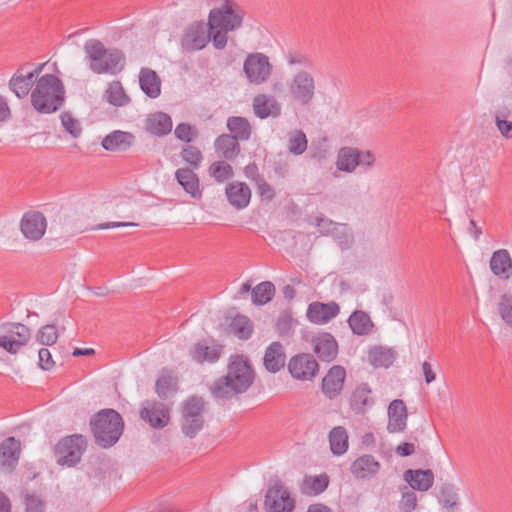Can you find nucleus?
<instances>
[{
    "instance_id": "f257e3e1",
    "label": "nucleus",
    "mask_w": 512,
    "mask_h": 512,
    "mask_svg": "<svg viewBox=\"0 0 512 512\" xmlns=\"http://www.w3.org/2000/svg\"><path fill=\"white\" fill-rule=\"evenodd\" d=\"M254 378L255 372L247 357L234 354L229 357L227 374L218 378L210 387V391L217 399H231L248 391Z\"/></svg>"
},
{
    "instance_id": "f03ea898",
    "label": "nucleus",
    "mask_w": 512,
    "mask_h": 512,
    "mask_svg": "<svg viewBox=\"0 0 512 512\" xmlns=\"http://www.w3.org/2000/svg\"><path fill=\"white\" fill-rule=\"evenodd\" d=\"M66 98L62 80L54 74H44L31 92L32 107L40 114H52L61 109Z\"/></svg>"
},
{
    "instance_id": "7ed1b4c3",
    "label": "nucleus",
    "mask_w": 512,
    "mask_h": 512,
    "mask_svg": "<svg viewBox=\"0 0 512 512\" xmlns=\"http://www.w3.org/2000/svg\"><path fill=\"white\" fill-rule=\"evenodd\" d=\"M90 429L95 443L103 449H108L114 446L123 434L124 421L118 411L105 408L91 417Z\"/></svg>"
},
{
    "instance_id": "20e7f679",
    "label": "nucleus",
    "mask_w": 512,
    "mask_h": 512,
    "mask_svg": "<svg viewBox=\"0 0 512 512\" xmlns=\"http://www.w3.org/2000/svg\"><path fill=\"white\" fill-rule=\"evenodd\" d=\"M84 51L90 61V69L96 74L116 75L124 69V53L116 48L106 49L98 39L87 40Z\"/></svg>"
},
{
    "instance_id": "39448f33",
    "label": "nucleus",
    "mask_w": 512,
    "mask_h": 512,
    "mask_svg": "<svg viewBox=\"0 0 512 512\" xmlns=\"http://www.w3.org/2000/svg\"><path fill=\"white\" fill-rule=\"evenodd\" d=\"M205 401L200 396H191L181 405L180 426L182 433L193 439L203 429Z\"/></svg>"
},
{
    "instance_id": "423d86ee",
    "label": "nucleus",
    "mask_w": 512,
    "mask_h": 512,
    "mask_svg": "<svg viewBox=\"0 0 512 512\" xmlns=\"http://www.w3.org/2000/svg\"><path fill=\"white\" fill-rule=\"evenodd\" d=\"M87 448V440L81 434H73L62 438L54 447V453L59 465L75 466L80 462Z\"/></svg>"
},
{
    "instance_id": "0eeeda50",
    "label": "nucleus",
    "mask_w": 512,
    "mask_h": 512,
    "mask_svg": "<svg viewBox=\"0 0 512 512\" xmlns=\"http://www.w3.org/2000/svg\"><path fill=\"white\" fill-rule=\"evenodd\" d=\"M244 13L239 6L231 0H225L222 7L210 11L208 26L210 30L222 29L233 31L242 25Z\"/></svg>"
},
{
    "instance_id": "6e6552de",
    "label": "nucleus",
    "mask_w": 512,
    "mask_h": 512,
    "mask_svg": "<svg viewBox=\"0 0 512 512\" xmlns=\"http://www.w3.org/2000/svg\"><path fill=\"white\" fill-rule=\"evenodd\" d=\"M3 328L8 334L0 336V347L10 354H17L31 338V329L22 323H6Z\"/></svg>"
},
{
    "instance_id": "1a4fd4ad",
    "label": "nucleus",
    "mask_w": 512,
    "mask_h": 512,
    "mask_svg": "<svg viewBox=\"0 0 512 512\" xmlns=\"http://www.w3.org/2000/svg\"><path fill=\"white\" fill-rule=\"evenodd\" d=\"M292 378L300 381H312L319 372V364L310 353H298L292 356L287 364Z\"/></svg>"
},
{
    "instance_id": "9d476101",
    "label": "nucleus",
    "mask_w": 512,
    "mask_h": 512,
    "mask_svg": "<svg viewBox=\"0 0 512 512\" xmlns=\"http://www.w3.org/2000/svg\"><path fill=\"white\" fill-rule=\"evenodd\" d=\"M264 505L267 512H291L295 508V500L278 481L268 488Z\"/></svg>"
},
{
    "instance_id": "9b49d317",
    "label": "nucleus",
    "mask_w": 512,
    "mask_h": 512,
    "mask_svg": "<svg viewBox=\"0 0 512 512\" xmlns=\"http://www.w3.org/2000/svg\"><path fill=\"white\" fill-rule=\"evenodd\" d=\"M25 65L20 66L9 80L10 90L19 98H25L29 92H32V87L36 85L39 74L41 73L44 64H39L33 71L24 72Z\"/></svg>"
},
{
    "instance_id": "f8f14e48",
    "label": "nucleus",
    "mask_w": 512,
    "mask_h": 512,
    "mask_svg": "<svg viewBox=\"0 0 512 512\" xmlns=\"http://www.w3.org/2000/svg\"><path fill=\"white\" fill-rule=\"evenodd\" d=\"M290 93L297 103L303 106L309 105L315 94L313 76L306 71L298 72L290 84Z\"/></svg>"
},
{
    "instance_id": "ddd939ff",
    "label": "nucleus",
    "mask_w": 512,
    "mask_h": 512,
    "mask_svg": "<svg viewBox=\"0 0 512 512\" xmlns=\"http://www.w3.org/2000/svg\"><path fill=\"white\" fill-rule=\"evenodd\" d=\"M209 41L208 23L194 22L185 30L181 47L186 52H193L205 48Z\"/></svg>"
},
{
    "instance_id": "4468645a",
    "label": "nucleus",
    "mask_w": 512,
    "mask_h": 512,
    "mask_svg": "<svg viewBox=\"0 0 512 512\" xmlns=\"http://www.w3.org/2000/svg\"><path fill=\"white\" fill-rule=\"evenodd\" d=\"M244 72L250 82L260 84L266 81L271 73V65L266 55L250 54L244 62Z\"/></svg>"
},
{
    "instance_id": "2eb2a0df",
    "label": "nucleus",
    "mask_w": 512,
    "mask_h": 512,
    "mask_svg": "<svg viewBox=\"0 0 512 512\" xmlns=\"http://www.w3.org/2000/svg\"><path fill=\"white\" fill-rule=\"evenodd\" d=\"M46 228L47 220L40 211L26 212L21 218L20 230L31 241L40 240L45 234Z\"/></svg>"
},
{
    "instance_id": "dca6fc26",
    "label": "nucleus",
    "mask_w": 512,
    "mask_h": 512,
    "mask_svg": "<svg viewBox=\"0 0 512 512\" xmlns=\"http://www.w3.org/2000/svg\"><path fill=\"white\" fill-rule=\"evenodd\" d=\"M140 410V417L156 429L164 428L170 421L169 408L158 401H147Z\"/></svg>"
},
{
    "instance_id": "f3484780",
    "label": "nucleus",
    "mask_w": 512,
    "mask_h": 512,
    "mask_svg": "<svg viewBox=\"0 0 512 512\" xmlns=\"http://www.w3.org/2000/svg\"><path fill=\"white\" fill-rule=\"evenodd\" d=\"M340 313V306L335 301L328 303L312 302L308 305L306 316L314 324H326Z\"/></svg>"
},
{
    "instance_id": "a211bd4d",
    "label": "nucleus",
    "mask_w": 512,
    "mask_h": 512,
    "mask_svg": "<svg viewBox=\"0 0 512 512\" xmlns=\"http://www.w3.org/2000/svg\"><path fill=\"white\" fill-rule=\"evenodd\" d=\"M314 353L323 362L333 361L338 354V343L328 332L319 333L311 340Z\"/></svg>"
},
{
    "instance_id": "6ab92c4d",
    "label": "nucleus",
    "mask_w": 512,
    "mask_h": 512,
    "mask_svg": "<svg viewBox=\"0 0 512 512\" xmlns=\"http://www.w3.org/2000/svg\"><path fill=\"white\" fill-rule=\"evenodd\" d=\"M346 379V370L341 365L332 366L322 379V392L329 399L341 394Z\"/></svg>"
},
{
    "instance_id": "aec40b11",
    "label": "nucleus",
    "mask_w": 512,
    "mask_h": 512,
    "mask_svg": "<svg viewBox=\"0 0 512 512\" xmlns=\"http://www.w3.org/2000/svg\"><path fill=\"white\" fill-rule=\"evenodd\" d=\"M407 407L403 400L395 399L388 406V424L389 433L403 432L407 426Z\"/></svg>"
},
{
    "instance_id": "412c9836",
    "label": "nucleus",
    "mask_w": 512,
    "mask_h": 512,
    "mask_svg": "<svg viewBox=\"0 0 512 512\" xmlns=\"http://www.w3.org/2000/svg\"><path fill=\"white\" fill-rule=\"evenodd\" d=\"M372 390L368 383H360L352 392L349 400L351 410L358 415H364L375 404L371 396Z\"/></svg>"
},
{
    "instance_id": "4be33fe9",
    "label": "nucleus",
    "mask_w": 512,
    "mask_h": 512,
    "mask_svg": "<svg viewBox=\"0 0 512 512\" xmlns=\"http://www.w3.org/2000/svg\"><path fill=\"white\" fill-rule=\"evenodd\" d=\"M223 346L212 340V345H208L205 340L198 341L190 350L191 358L197 363H215L221 357Z\"/></svg>"
},
{
    "instance_id": "5701e85b",
    "label": "nucleus",
    "mask_w": 512,
    "mask_h": 512,
    "mask_svg": "<svg viewBox=\"0 0 512 512\" xmlns=\"http://www.w3.org/2000/svg\"><path fill=\"white\" fill-rule=\"evenodd\" d=\"M21 453V443L10 436L0 443V467L12 470L16 467Z\"/></svg>"
},
{
    "instance_id": "b1692460",
    "label": "nucleus",
    "mask_w": 512,
    "mask_h": 512,
    "mask_svg": "<svg viewBox=\"0 0 512 512\" xmlns=\"http://www.w3.org/2000/svg\"><path fill=\"white\" fill-rule=\"evenodd\" d=\"M286 354L281 342H272L265 350L263 364L270 373L279 372L285 365Z\"/></svg>"
},
{
    "instance_id": "393cba45",
    "label": "nucleus",
    "mask_w": 512,
    "mask_h": 512,
    "mask_svg": "<svg viewBox=\"0 0 512 512\" xmlns=\"http://www.w3.org/2000/svg\"><path fill=\"white\" fill-rule=\"evenodd\" d=\"M380 463L370 454L358 457L351 465L350 471L357 479L371 478L380 470Z\"/></svg>"
},
{
    "instance_id": "a878e982",
    "label": "nucleus",
    "mask_w": 512,
    "mask_h": 512,
    "mask_svg": "<svg viewBox=\"0 0 512 512\" xmlns=\"http://www.w3.org/2000/svg\"><path fill=\"white\" fill-rule=\"evenodd\" d=\"M403 476L413 490L428 491L434 483V474L430 469H408Z\"/></svg>"
},
{
    "instance_id": "bb28decb",
    "label": "nucleus",
    "mask_w": 512,
    "mask_h": 512,
    "mask_svg": "<svg viewBox=\"0 0 512 512\" xmlns=\"http://www.w3.org/2000/svg\"><path fill=\"white\" fill-rule=\"evenodd\" d=\"M240 141L224 133L219 135L214 142L215 152L219 157L233 161L241 152Z\"/></svg>"
},
{
    "instance_id": "cd10ccee",
    "label": "nucleus",
    "mask_w": 512,
    "mask_h": 512,
    "mask_svg": "<svg viewBox=\"0 0 512 512\" xmlns=\"http://www.w3.org/2000/svg\"><path fill=\"white\" fill-rule=\"evenodd\" d=\"M226 196L229 203L237 208L243 209L249 205L251 199V190L244 182H233L226 187Z\"/></svg>"
},
{
    "instance_id": "c85d7f7f",
    "label": "nucleus",
    "mask_w": 512,
    "mask_h": 512,
    "mask_svg": "<svg viewBox=\"0 0 512 512\" xmlns=\"http://www.w3.org/2000/svg\"><path fill=\"white\" fill-rule=\"evenodd\" d=\"M253 109L257 117L261 119L269 116L278 117L281 114V106L273 96L259 94L253 100Z\"/></svg>"
},
{
    "instance_id": "c756f323",
    "label": "nucleus",
    "mask_w": 512,
    "mask_h": 512,
    "mask_svg": "<svg viewBox=\"0 0 512 512\" xmlns=\"http://www.w3.org/2000/svg\"><path fill=\"white\" fill-rule=\"evenodd\" d=\"M134 140L132 133L115 130L103 138L101 145L107 151H125L132 146Z\"/></svg>"
},
{
    "instance_id": "7c9ffc66",
    "label": "nucleus",
    "mask_w": 512,
    "mask_h": 512,
    "mask_svg": "<svg viewBox=\"0 0 512 512\" xmlns=\"http://www.w3.org/2000/svg\"><path fill=\"white\" fill-rule=\"evenodd\" d=\"M172 119L164 112L150 114L145 121V129L152 135L165 136L172 130Z\"/></svg>"
},
{
    "instance_id": "2f4dec72",
    "label": "nucleus",
    "mask_w": 512,
    "mask_h": 512,
    "mask_svg": "<svg viewBox=\"0 0 512 512\" xmlns=\"http://www.w3.org/2000/svg\"><path fill=\"white\" fill-rule=\"evenodd\" d=\"M178 391V377L167 369H163L155 382V392L162 400L174 396Z\"/></svg>"
},
{
    "instance_id": "473e14b6",
    "label": "nucleus",
    "mask_w": 512,
    "mask_h": 512,
    "mask_svg": "<svg viewBox=\"0 0 512 512\" xmlns=\"http://www.w3.org/2000/svg\"><path fill=\"white\" fill-rule=\"evenodd\" d=\"M490 269L494 275L507 280L512 275V259L505 249H500L492 254Z\"/></svg>"
},
{
    "instance_id": "72a5a7b5",
    "label": "nucleus",
    "mask_w": 512,
    "mask_h": 512,
    "mask_svg": "<svg viewBox=\"0 0 512 512\" xmlns=\"http://www.w3.org/2000/svg\"><path fill=\"white\" fill-rule=\"evenodd\" d=\"M141 90L149 98H157L161 94V79L158 74L150 68H142L139 74Z\"/></svg>"
},
{
    "instance_id": "f704fd0d",
    "label": "nucleus",
    "mask_w": 512,
    "mask_h": 512,
    "mask_svg": "<svg viewBox=\"0 0 512 512\" xmlns=\"http://www.w3.org/2000/svg\"><path fill=\"white\" fill-rule=\"evenodd\" d=\"M226 127L228 135L240 142L248 141L252 134V127L249 120L242 116H230L227 119Z\"/></svg>"
},
{
    "instance_id": "c9c22d12",
    "label": "nucleus",
    "mask_w": 512,
    "mask_h": 512,
    "mask_svg": "<svg viewBox=\"0 0 512 512\" xmlns=\"http://www.w3.org/2000/svg\"><path fill=\"white\" fill-rule=\"evenodd\" d=\"M175 178L182 188L193 198H200L199 178L192 169L179 168L175 172Z\"/></svg>"
},
{
    "instance_id": "e433bc0d",
    "label": "nucleus",
    "mask_w": 512,
    "mask_h": 512,
    "mask_svg": "<svg viewBox=\"0 0 512 512\" xmlns=\"http://www.w3.org/2000/svg\"><path fill=\"white\" fill-rule=\"evenodd\" d=\"M360 150L352 147H343L339 150L337 168L340 171L353 172L360 161Z\"/></svg>"
},
{
    "instance_id": "4c0bfd02",
    "label": "nucleus",
    "mask_w": 512,
    "mask_h": 512,
    "mask_svg": "<svg viewBox=\"0 0 512 512\" xmlns=\"http://www.w3.org/2000/svg\"><path fill=\"white\" fill-rule=\"evenodd\" d=\"M348 323L353 333L360 336L369 334L374 326L370 316L362 310L354 311Z\"/></svg>"
},
{
    "instance_id": "58836bf2",
    "label": "nucleus",
    "mask_w": 512,
    "mask_h": 512,
    "mask_svg": "<svg viewBox=\"0 0 512 512\" xmlns=\"http://www.w3.org/2000/svg\"><path fill=\"white\" fill-rule=\"evenodd\" d=\"M329 485V476L326 473L316 476H306L303 479L302 492L316 496L324 492Z\"/></svg>"
},
{
    "instance_id": "ea45409f",
    "label": "nucleus",
    "mask_w": 512,
    "mask_h": 512,
    "mask_svg": "<svg viewBox=\"0 0 512 512\" xmlns=\"http://www.w3.org/2000/svg\"><path fill=\"white\" fill-rule=\"evenodd\" d=\"M330 449L334 455L340 456L348 449V434L344 427H334L329 433Z\"/></svg>"
},
{
    "instance_id": "a19ab883",
    "label": "nucleus",
    "mask_w": 512,
    "mask_h": 512,
    "mask_svg": "<svg viewBox=\"0 0 512 512\" xmlns=\"http://www.w3.org/2000/svg\"><path fill=\"white\" fill-rule=\"evenodd\" d=\"M231 332L241 340L249 339L253 334V323L245 315H236L230 323Z\"/></svg>"
},
{
    "instance_id": "79ce46f5",
    "label": "nucleus",
    "mask_w": 512,
    "mask_h": 512,
    "mask_svg": "<svg viewBox=\"0 0 512 512\" xmlns=\"http://www.w3.org/2000/svg\"><path fill=\"white\" fill-rule=\"evenodd\" d=\"M458 493L455 485L444 483L439 488L438 501L443 508L453 512L458 506Z\"/></svg>"
},
{
    "instance_id": "37998d69",
    "label": "nucleus",
    "mask_w": 512,
    "mask_h": 512,
    "mask_svg": "<svg viewBox=\"0 0 512 512\" xmlns=\"http://www.w3.org/2000/svg\"><path fill=\"white\" fill-rule=\"evenodd\" d=\"M395 360V353L384 347H374L369 351V362L375 368H388Z\"/></svg>"
},
{
    "instance_id": "c03bdc74",
    "label": "nucleus",
    "mask_w": 512,
    "mask_h": 512,
    "mask_svg": "<svg viewBox=\"0 0 512 512\" xmlns=\"http://www.w3.org/2000/svg\"><path fill=\"white\" fill-rule=\"evenodd\" d=\"M275 294V286L272 282L264 281L252 289L253 303L264 305L270 302Z\"/></svg>"
},
{
    "instance_id": "a18cd8bd",
    "label": "nucleus",
    "mask_w": 512,
    "mask_h": 512,
    "mask_svg": "<svg viewBox=\"0 0 512 512\" xmlns=\"http://www.w3.org/2000/svg\"><path fill=\"white\" fill-rule=\"evenodd\" d=\"M106 93L108 102L114 106H124L130 101L119 81L112 82L106 90Z\"/></svg>"
},
{
    "instance_id": "49530a36",
    "label": "nucleus",
    "mask_w": 512,
    "mask_h": 512,
    "mask_svg": "<svg viewBox=\"0 0 512 512\" xmlns=\"http://www.w3.org/2000/svg\"><path fill=\"white\" fill-rule=\"evenodd\" d=\"M308 145V140L302 130H295L290 133L288 141V151L293 155L303 154Z\"/></svg>"
},
{
    "instance_id": "de8ad7c7",
    "label": "nucleus",
    "mask_w": 512,
    "mask_h": 512,
    "mask_svg": "<svg viewBox=\"0 0 512 512\" xmlns=\"http://www.w3.org/2000/svg\"><path fill=\"white\" fill-rule=\"evenodd\" d=\"M510 110L507 107L498 109L495 113V124L503 137L512 138V121H508Z\"/></svg>"
},
{
    "instance_id": "09e8293b",
    "label": "nucleus",
    "mask_w": 512,
    "mask_h": 512,
    "mask_svg": "<svg viewBox=\"0 0 512 512\" xmlns=\"http://www.w3.org/2000/svg\"><path fill=\"white\" fill-rule=\"evenodd\" d=\"M209 172L217 182H224L233 176V168L225 161H216L209 167Z\"/></svg>"
},
{
    "instance_id": "8fccbe9b",
    "label": "nucleus",
    "mask_w": 512,
    "mask_h": 512,
    "mask_svg": "<svg viewBox=\"0 0 512 512\" xmlns=\"http://www.w3.org/2000/svg\"><path fill=\"white\" fill-rule=\"evenodd\" d=\"M58 336L56 326L54 324H47L38 330L36 340L41 345L52 346L57 342Z\"/></svg>"
},
{
    "instance_id": "3c124183",
    "label": "nucleus",
    "mask_w": 512,
    "mask_h": 512,
    "mask_svg": "<svg viewBox=\"0 0 512 512\" xmlns=\"http://www.w3.org/2000/svg\"><path fill=\"white\" fill-rule=\"evenodd\" d=\"M181 157L184 161L189 163L193 169H198L203 159L200 149L193 145L185 146L181 151Z\"/></svg>"
},
{
    "instance_id": "603ef678",
    "label": "nucleus",
    "mask_w": 512,
    "mask_h": 512,
    "mask_svg": "<svg viewBox=\"0 0 512 512\" xmlns=\"http://www.w3.org/2000/svg\"><path fill=\"white\" fill-rule=\"evenodd\" d=\"M498 312L502 320L512 328V295L503 294L498 303Z\"/></svg>"
},
{
    "instance_id": "864d4df0",
    "label": "nucleus",
    "mask_w": 512,
    "mask_h": 512,
    "mask_svg": "<svg viewBox=\"0 0 512 512\" xmlns=\"http://www.w3.org/2000/svg\"><path fill=\"white\" fill-rule=\"evenodd\" d=\"M61 123L64 129L71 134L74 138H77L80 136L82 129L80 126V123L77 119H75L71 113L69 112H63L60 116Z\"/></svg>"
},
{
    "instance_id": "5fc2aeb1",
    "label": "nucleus",
    "mask_w": 512,
    "mask_h": 512,
    "mask_svg": "<svg viewBox=\"0 0 512 512\" xmlns=\"http://www.w3.org/2000/svg\"><path fill=\"white\" fill-rule=\"evenodd\" d=\"M417 505V495L414 491H407L402 494L399 508L402 512H412Z\"/></svg>"
},
{
    "instance_id": "6e6d98bb",
    "label": "nucleus",
    "mask_w": 512,
    "mask_h": 512,
    "mask_svg": "<svg viewBox=\"0 0 512 512\" xmlns=\"http://www.w3.org/2000/svg\"><path fill=\"white\" fill-rule=\"evenodd\" d=\"M227 32L228 31H224L220 28L218 29H215V30H210L208 28V33H209V37H210V40L212 41L213 43V46L218 49V50H222L226 47L227 45Z\"/></svg>"
},
{
    "instance_id": "4d7b16f0",
    "label": "nucleus",
    "mask_w": 512,
    "mask_h": 512,
    "mask_svg": "<svg viewBox=\"0 0 512 512\" xmlns=\"http://www.w3.org/2000/svg\"><path fill=\"white\" fill-rule=\"evenodd\" d=\"M26 512H44L45 503L36 494L25 495Z\"/></svg>"
},
{
    "instance_id": "13d9d810",
    "label": "nucleus",
    "mask_w": 512,
    "mask_h": 512,
    "mask_svg": "<svg viewBox=\"0 0 512 512\" xmlns=\"http://www.w3.org/2000/svg\"><path fill=\"white\" fill-rule=\"evenodd\" d=\"M257 187V193L261 197V199L271 201L275 198V190L273 187L264 179H258V182L255 183Z\"/></svg>"
},
{
    "instance_id": "bf43d9fd",
    "label": "nucleus",
    "mask_w": 512,
    "mask_h": 512,
    "mask_svg": "<svg viewBox=\"0 0 512 512\" xmlns=\"http://www.w3.org/2000/svg\"><path fill=\"white\" fill-rule=\"evenodd\" d=\"M38 356V365L42 370L49 371L54 367L55 362L52 358L51 352L47 348H41L38 351Z\"/></svg>"
},
{
    "instance_id": "052dcab7",
    "label": "nucleus",
    "mask_w": 512,
    "mask_h": 512,
    "mask_svg": "<svg viewBox=\"0 0 512 512\" xmlns=\"http://www.w3.org/2000/svg\"><path fill=\"white\" fill-rule=\"evenodd\" d=\"M276 329L280 336L288 335L292 329V317L285 313L278 317Z\"/></svg>"
},
{
    "instance_id": "680f3d73",
    "label": "nucleus",
    "mask_w": 512,
    "mask_h": 512,
    "mask_svg": "<svg viewBox=\"0 0 512 512\" xmlns=\"http://www.w3.org/2000/svg\"><path fill=\"white\" fill-rule=\"evenodd\" d=\"M191 132H192V127L190 124L180 123L176 126L174 134H175L176 138H178L182 141L190 142L192 140Z\"/></svg>"
},
{
    "instance_id": "e2e57ef3",
    "label": "nucleus",
    "mask_w": 512,
    "mask_h": 512,
    "mask_svg": "<svg viewBox=\"0 0 512 512\" xmlns=\"http://www.w3.org/2000/svg\"><path fill=\"white\" fill-rule=\"evenodd\" d=\"M244 174L248 179H250L254 183H257L258 179L263 178V176L260 175L258 166L255 162H251L247 166H245Z\"/></svg>"
},
{
    "instance_id": "0e129e2a",
    "label": "nucleus",
    "mask_w": 512,
    "mask_h": 512,
    "mask_svg": "<svg viewBox=\"0 0 512 512\" xmlns=\"http://www.w3.org/2000/svg\"><path fill=\"white\" fill-rule=\"evenodd\" d=\"M138 226L137 223L134 222H106L101 223L96 226H94L93 230H103V229H109V228H118V227H134Z\"/></svg>"
},
{
    "instance_id": "69168bd1",
    "label": "nucleus",
    "mask_w": 512,
    "mask_h": 512,
    "mask_svg": "<svg viewBox=\"0 0 512 512\" xmlns=\"http://www.w3.org/2000/svg\"><path fill=\"white\" fill-rule=\"evenodd\" d=\"M415 452V445L410 442H402L396 447V453L399 456L407 457Z\"/></svg>"
},
{
    "instance_id": "338daca9",
    "label": "nucleus",
    "mask_w": 512,
    "mask_h": 512,
    "mask_svg": "<svg viewBox=\"0 0 512 512\" xmlns=\"http://www.w3.org/2000/svg\"><path fill=\"white\" fill-rule=\"evenodd\" d=\"M422 369L425 377V382L427 384L432 383L436 379V374L433 372L431 364L427 361H424L422 363Z\"/></svg>"
},
{
    "instance_id": "774afa93",
    "label": "nucleus",
    "mask_w": 512,
    "mask_h": 512,
    "mask_svg": "<svg viewBox=\"0 0 512 512\" xmlns=\"http://www.w3.org/2000/svg\"><path fill=\"white\" fill-rule=\"evenodd\" d=\"M360 161L359 165L371 167L375 161L373 154L370 151L362 152L360 151Z\"/></svg>"
}]
</instances>
